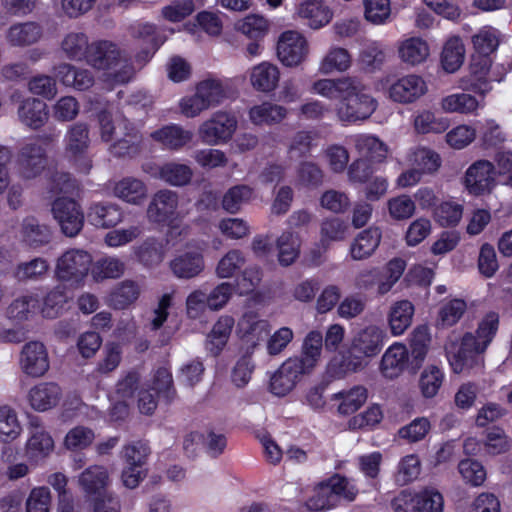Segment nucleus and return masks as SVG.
<instances>
[{
    "instance_id": "obj_1",
    "label": "nucleus",
    "mask_w": 512,
    "mask_h": 512,
    "mask_svg": "<svg viewBox=\"0 0 512 512\" xmlns=\"http://www.w3.org/2000/svg\"><path fill=\"white\" fill-rule=\"evenodd\" d=\"M312 92L331 101H340L337 115L343 122L365 120L377 107L376 100L357 76L319 79L313 83Z\"/></svg>"
},
{
    "instance_id": "obj_2",
    "label": "nucleus",
    "mask_w": 512,
    "mask_h": 512,
    "mask_svg": "<svg viewBox=\"0 0 512 512\" xmlns=\"http://www.w3.org/2000/svg\"><path fill=\"white\" fill-rule=\"evenodd\" d=\"M499 324L498 314L488 313L476 330V335L467 332L461 339L460 346L454 342L445 345L448 362L456 374L478 373L484 367L483 353L492 342Z\"/></svg>"
},
{
    "instance_id": "obj_3",
    "label": "nucleus",
    "mask_w": 512,
    "mask_h": 512,
    "mask_svg": "<svg viewBox=\"0 0 512 512\" xmlns=\"http://www.w3.org/2000/svg\"><path fill=\"white\" fill-rule=\"evenodd\" d=\"M92 264V256L81 249H70L57 260L55 275L61 282L70 286H79L88 275Z\"/></svg>"
},
{
    "instance_id": "obj_4",
    "label": "nucleus",
    "mask_w": 512,
    "mask_h": 512,
    "mask_svg": "<svg viewBox=\"0 0 512 512\" xmlns=\"http://www.w3.org/2000/svg\"><path fill=\"white\" fill-rule=\"evenodd\" d=\"M175 395L172 373L165 367H159L149 389H142L138 394V407L142 414L152 415L157 408V399L171 402Z\"/></svg>"
},
{
    "instance_id": "obj_5",
    "label": "nucleus",
    "mask_w": 512,
    "mask_h": 512,
    "mask_svg": "<svg viewBox=\"0 0 512 512\" xmlns=\"http://www.w3.org/2000/svg\"><path fill=\"white\" fill-rule=\"evenodd\" d=\"M237 125L238 121L234 114L217 111L200 125L199 137L208 145L224 144L231 140Z\"/></svg>"
},
{
    "instance_id": "obj_6",
    "label": "nucleus",
    "mask_w": 512,
    "mask_h": 512,
    "mask_svg": "<svg viewBox=\"0 0 512 512\" xmlns=\"http://www.w3.org/2000/svg\"><path fill=\"white\" fill-rule=\"evenodd\" d=\"M66 154L74 163L76 170L88 174L92 168V161L87 156L89 147V129L85 123L73 124L66 133Z\"/></svg>"
},
{
    "instance_id": "obj_7",
    "label": "nucleus",
    "mask_w": 512,
    "mask_h": 512,
    "mask_svg": "<svg viewBox=\"0 0 512 512\" xmlns=\"http://www.w3.org/2000/svg\"><path fill=\"white\" fill-rule=\"evenodd\" d=\"M52 213L61 231L67 237L77 236L84 226L81 205L70 197H58L52 203Z\"/></svg>"
},
{
    "instance_id": "obj_8",
    "label": "nucleus",
    "mask_w": 512,
    "mask_h": 512,
    "mask_svg": "<svg viewBox=\"0 0 512 512\" xmlns=\"http://www.w3.org/2000/svg\"><path fill=\"white\" fill-rule=\"evenodd\" d=\"M230 95L227 81L209 77L197 84L194 93V115L223 103Z\"/></svg>"
},
{
    "instance_id": "obj_9",
    "label": "nucleus",
    "mask_w": 512,
    "mask_h": 512,
    "mask_svg": "<svg viewBox=\"0 0 512 512\" xmlns=\"http://www.w3.org/2000/svg\"><path fill=\"white\" fill-rule=\"evenodd\" d=\"M298 359H286L270 378V390L276 396L290 393L301 380L302 376L310 374Z\"/></svg>"
},
{
    "instance_id": "obj_10",
    "label": "nucleus",
    "mask_w": 512,
    "mask_h": 512,
    "mask_svg": "<svg viewBox=\"0 0 512 512\" xmlns=\"http://www.w3.org/2000/svg\"><path fill=\"white\" fill-rule=\"evenodd\" d=\"M308 54V43L297 31L283 32L277 43V56L281 63L288 67L301 64Z\"/></svg>"
},
{
    "instance_id": "obj_11",
    "label": "nucleus",
    "mask_w": 512,
    "mask_h": 512,
    "mask_svg": "<svg viewBox=\"0 0 512 512\" xmlns=\"http://www.w3.org/2000/svg\"><path fill=\"white\" fill-rule=\"evenodd\" d=\"M495 183V166L488 160H478L466 170L464 185L472 195H483L491 191Z\"/></svg>"
},
{
    "instance_id": "obj_12",
    "label": "nucleus",
    "mask_w": 512,
    "mask_h": 512,
    "mask_svg": "<svg viewBox=\"0 0 512 512\" xmlns=\"http://www.w3.org/2000/svg\"><path fill=\"white\" fill-rule=\"evenodd\" d=\"M425 80L416 74H408L398 78L388 88L389 98L397 103L410 104L427 93Z\"/></svg>"
},
{
    "instance_id": "obj_13",
    "label": "nucleus",
    "mask_w": 512,
    "mask_h": 512,
    "mask_svg": "<svg viewBox=\"0 0 512 512\" xmlns=\"http://www.w3.org/2000/svg\"><path fill=\"white\" fill-rule=\"evenodd\" d=\"M178 195L170 190H160L152 198L148 208L149 221L161 225L172 226L176 220Z\"/></svg>"
},
{
    "instance_id": "obj_14",
    "label": "nucleus",
    "mask_w": 512,
    "mask_h": 512,
    "mask_svg": "<svg viewBox=\"0 0 512 512\" xmlns=\"http://www.w3.org/2000/svg\"><path fill=\"white\" fill-rule=\"evenodd\" d=\"M17 165L24 178H35L45 168L46 150L41 144L36 142L25 144L18 153Z\"/></svg>"
},
{
    "instance_id": "obj_15",
    "label": "nucleus",
    "mask_w": 512,
    "mask_h": 512,
    "mask_svg": "<svg viewBox=\"0 0 512 512\" xmlns=\"http://www.w3.org/2000/svg\"><path fill=\"white\" fill-rule=\"evenodd\" d=\"M20 365L23 372L32 377H40L49 369V359L46 347L38 341H31L24 345Z\"/></svg>"
},
{
    "instance_id": "obj_16",
    "label": "nucleus",
    "mask_w": 512,
    "mask_h": 512,
    "mask_svg": "<svg viewBox=\"0 0 512 512\" xmlns=\"http://www.w3.org/2000/svg\"><path fill=\"white\" fill-rule=\"evenodd\" d=\"M86 53V62L98 70H108L116 67L121 57L118 46L108 40L92 42Z\"/></svg>"
},
{
    "instance_id": "obj_17",
    "label": "nucleus",
    "mask_w": 512,
    "mask_h": 512,
    "mask_svg": "<svg viewBox=\"0 0 512 512\" xmlns=\"http://www.w3.org/2000/svg\"><path fill=\"white\" fill-rule=\"evenodd\" d=\"M386 340L385 330L376 325H369L355 335L352 350L363 357H374L380 353Z\"/></svg>"
},
{
    "instance_id": "obj_18",
    "label": "nucleus",
    "mask_w": 512,
    "mask_h": 512,
    "mask_svg": "<svg viewBox=\"0 0 512 512\" xmlns=\"http://www.w3.org/2000/svg\"><path fill=\"white\" fill-rule=\"evenodd\" d=\"M238 332L242 341L254 349L266 339L270 325L267 320L260 319L257 313L249 311L239 320Z\"/></svg>"
},
{
    "instance_id": "obj_19",
    "label": "nucleus",
    "mask_w": 512,
    "mask_h": 512,
    "mask_svg": "<svg viewBox=\"0 0 512 512\" xmlns=\"http://www.w3.org/2000/svg\"><path fill=\"white\" fill-rule=\"evenodd\" d=\"M123 129V136L110 146V153L117 158H133L141 151L142 134L128 120L123 121Z\"/></svg>"
},
{
    "instance_id": "obj_20",
    "label": "nucleus",
    "mask_w": 512,
    "mask_h": 512,
    "mask_svg": "<svg viewBox=\"0 0 512 512\" xmlns=\"http://www.w3.org/2000/svg\"><path fill=\"white\" fill-rule=\"evenodd\" d=\"M298 17L311 29L326 26L333 18V12L323 0H305L297 8Z\"/></svg>"
},
{
    "instance_id": "obj_21",
    "label": "nucleus",
    "mask_w": 512,
    "mask_h": 512,
    "mask_svg": "<svg viewBox=\"0 0 512 512\" xmlns=\"http://www.w3.org/2000/svg\"><path fill=\"white\" fill-rule=\"evenodd\" d=\"M87 218L89 223L97 228H111L122 221L123 212L114 203L97 202L89 207Z\"/></svg>"
},
{
    "instance_id": "obj_22",
    "label": "nucleus",
    "mask_w": 512,
    "mask_h": 512,
    "mask_svg": "<svg viewBox=\"0 0 512 512\" xmlns=\"http://www.w3.org/2000/svg\"><path fill=\"white\" fill-rule=\"evenodd\" d=\"M153 141L168 150H179L192 138V132L178 124H167L150 134Z\"/></svg>"
},
{
    "instance_id": "obj_23",
    "label": "nucleus",
    "mask_w": 512,
    "mask_h": 512,
    "mask_svg": "<svg viewBox=\"0 0 512 512\" xmlns=\"http://www.w3.org/2000/svg\"><path fill=\"white\" fill-rule=\"evenodd\" d=\"M61 396L62 390L58 384L43 382L30 389L28 398L33 409L46 411L55 407Z\"/></svg>"
},
{
    "instance_id": "obj_24",
    "label": "nucleus",
    "mask_w": 512,
    "mask_h": 512,
    "mask_svg": "<svg viewBox=\"0 0 512 512\" xmlns=\"http://www.w3.org/2000/svg\"><path fill=\"white\" fill-rule=\"evenodd\" d=\"M20 237L26 246L36 249L50 243L52 231L49 226L40 224L37 218L31 216L24 218Z\"/></svg>"
},
{
    "instance_id": "obj_25",
    "label": "nucleus",
    "mask_w": 512,
    "mask_h": 512,
    "mask_svg": "<svg viewBox=\"0 0 512 512\" xmlns=\"http://www.w3.org/2000/svg\"><path fill=\"white\" fill-rule=\"evenodd\" d=\"M357 152L370 162L380 163L388 155V146L378 137L370 134H358L352 137Z\"/></svg>"
},
{
    "instance_id": "obj_26",
    "label": "nucleus",
    "mask_w": 512,
    "mask_h": 512,
    "mask_svg": "<svg viewBox=\"0 0 512 512\" xmlns=\"http://www.w3.org/2000/svg\"><path fill=\"white\" fill-rule=\"evenodd\" d=\"M279 79V68L267 61L255 65L250 71V83L255 90L260 92L268 93L275 90Z\"/></svg>"
},
{
    "instance_id": "obj_27",
    "label": "nucleus",
    "mask_w": 512,
    "mask_h": 512,
    "mask_svg": "<svg viewBox=\"0 0 512 512\" xmlns=\"http://www.w3.org/2000/svg\"><path fill=\"white\" fill-rule=\"evenodd\" d=\"M397 52L403 63L417 66L427 60L430 55V48L421 37H410L399 42Z\"/></svg>"
},
{
    "instance_id": "obj_28",
    "label": "nucleus",
    "mask_w": 512,
    "mask_h": 512,
    "mask_svg": "<svg viewBox=\"0 0 512 512\" xmlns=\"http://www.w3.org/2000/svg\"><path fill=\"white\" fill-rule=\"evenodd\" d=\"M18 116L25 125L33 129H38L42 127L48 119L47 105L43 100L27 98L19 105Z\"/></svg>"
},
{
    "instance_id": "obj_29",
    "label": "nucleus",
    "mask_w": 512,
    "mask_h": 512,
    "mask_svg": "<svg viewBox=\"0 0 512 512\" xmlns=\"http://www.w3.org/2000/svg\"><path fill=\"white\" fill-rule=\"evenodd\" d=\"M408 361V350L401 343L391 345L382 356L381 372L389 379L397 377L405 368Z\"/></svg>"
},
{
    "instance_id": "obj_30",
    "label": "nucleus",
    "mask_w": 512,
    "mask_h": 512,
    "mask_svg": "<svg viewBox=\"0 0 512 512\" xmlns=\"http://www.w3.org/2000/svg\"><path fill=\"white\" fill-rule=\"evenodd\" d=\"M234 324L235 321L232 316L222 315L213 325L212 330L207 335L206 346L214 356H218L226 346Z\"/></svg>"
},
{
    "instance_id": "obj_31",
    "label": "nucleus",
    "mask_w": 512,
    "mask_h": 512,
    "mask_svg": "<svg viewBox=\"0 0 512 512\" xmlns=\"http://www.w3.org/2000/svg\"><path fill=\"white\" fill-rule=\"evenodd\" d=\"M414 305L408 300L397 301L391 306L388 322L391 333L400 336L410 327L414 315Z\"/></svg>"
},
{
    "instance_id": "obj_32",
    "label": "nucleus",
    "mask_w": 512,
    "mask_h": 512,
    "mask_svg": "<svg viewBox=\"0 0 512 512\" xmlns=\"http://www.w3.org/2000/svg\"><path fill=\"white\" fill-rule=\"evenodd\" d=\"M352 64L348 50L342 47H331L319 63L318 71L322 75L345 72Z\"/></svg>"
},
{
    "instance_id": "obj_33",
    "label": "nucleus",
    "mask_w": 512,
    "mask_h": 512,
    "mask_svg": "<svg viewBox=\"0 0 512 512\" xmlns=\"http://www.w3.org/2000/svg\"><path fill=\"white\" fill-rule=\"evenodd\" d=\"M249 119L255 125L280 123L287 116V109L271 102H263L249 110Z\"/></svg>"
},
{
    "instance_id": "obj_34",
    "label": "nucleus",
    "mask_w": 512,
    "mask_h": 512,
    "mask_svg": "<svg viewBox=\"0 0 512 512\" xmlns=\"http://www.w3.org/2000/svg\"><path fill=\"white\" fill-rule=\"evenodd\" d=\"M381 240V231L376 227H370L355 238L351 245V256L355 260H362L372 255Z\"/></svg>"
},
{
    "instance_id": "obj_35",
    "label": "nucleus",
    "mask_w": 512,
    "mask_h": 512,
    "mask_svg": "<svg viewBox=\"0 0 512 512\" xmlns=\"http://www.w3.org/2000/svg\"><path fill=\"white\" fill-rule=\"evenodd\" d=\"M368 392L364 386H354L333 395V400L339 401L338 412L343 415H350L360 409L367 401Z\"/></svg>"
},
{
    "instance_id": "obj_36",
    "label": "nucleus",
    "mask_w": 512,
    "mask_h": 512,
    "mask_svg": "<svg viewBox=\"0 0 512 512\" xmlns=\"http://www.w3.org/2000/svg\"><path fill=\"white\" fill-rule=\"evenodd\" d=\"M114 194L127 203L140 205L147 196V188L141 180L126 177L116 183Z\"/></svg>"
},
{
    "instance_id": "obj_37",
    "label": "nucleus",
    "mask_w": 512,
    "mask_h": 512,
    "mask_svg": "<svg viewBox=\"0 0 512 512\" xmlns=\"http://www.w3.org/2000/svg\"><path fill=\"white\" fill-rule=\"evenodd\" d=\"M491 68V60L489 56L478 54L473 56L470 65L471 73V90L484 95L491 87L487 79V75Z\"/></svg>"
},
{
    "instance_id": "obj_38",
    "label": "nucleus",
    "mask_w": 512,
    "mask_h": 512,
    "mask_svg": "<svg viewBox=\"0 0 512 512\" xmlns=\"http://www.w3.org/2000/svg\"><path fill=\"white\" fill-rule=\"evenodd\" d=\"M323 348V336L319 331H311L307 334L303 341L302 352L300 356L294 358L310 372L315 368L319 361Z\"/></svg>"
},
{
    "instance_id": "obj_39",
    "label": "nucleus",
    "mask_w": 512,
    "mask_h": 512,
    "mask_svg": "<svg viewBox=\"0 0 512 512\" xmlns=\"http://www.w3.org/2000/svg\"><path fill=\"white\" fill-rule=\"evenodd\" d=\"M140 295V288L135 281L124 280L119 283L109 294L110 306L117 310L128 308Z\"/></svg>"
},
{
    "instance_id": "obj_40",
    "label": "nucleus",
    "mask_w": 512,
    "mask_h": 512,
    "mask_svg": "<svg viewBox=\"0 0 512 512\" xmlns=\"http://www.w3.org/2000/svg\"><path fill=\"white\" fill-rule=\"evenodd\" d=\"M465 48L459 37L449 38L441 53V64L448 73L457 71L464 62Z\"/></svg>"
},
{
    "instance_id": "obj_41",
    "label": "nucleus",
    "mask_w": 512,
    "mask_h": 512,
    "mask_svg": "<svg viewBox=\"0 0 512 512\" xmlns=\"http://www.w3.org/2000/svg\"><path fill=\"white\" fill-rule=\"evenodd\" d=\"M42 28L35 22L15 24L10 27L7 38L13 46H28L37 42Z\"/></svg>"
},
{
    "instance_id": "obj_42",
    "label": "nucleus",
    "mask_w": 512,
    "mask_h": 512,
    "mask_svg": "<svg viewBox=\"0 0 512 512\" xmlns=\"http://www.w3.org/2000/svg\"><path fill=\"white\" fill-rule=\"evenodd\" d=\"M233 291V285L228 282H223L216 286L208 296L199 291H194V306L206 303L209 309L214 311L220 310L227 304Z\"/></svg>"
},
{
    "instance_id": "obj_43",
    "label": "nucleus",
    "mask_w": 512,
    "mask_h": 512,
    "mask_svg": "<svg viewBox=\"0 0 512 512\" xmlns=\"http://www.w3.org/2000/svg\"><path fill=\"white\" fill-rule=\"evenodd\" d=\"M109 480L107 470L103 466H90L79 477V483L87 494H101Z\"/></svg>"
},
{
    "instance_id": "obj_44",
    "label": "nucleus",
    "mask_w": 512,
    "mask_h": 512,
    "mask_svg": "<svg viewBox=\"0 0 512 512\" xmlns=\"http://www.w3.org/2000/svg\"><path fill=\"white\" fill-rule=\"evenodd\" d=\"M54 448V441L49 433L34 425L27 442V454L30 458H44Z\"/></svg>"
},
{
    "instance_id": "obj_45",
    "label": "nucleus",
    "mask_w": 512,
    "mask_h": 512,
    "mask_svg": "<svg viewBox=\"0 0 512 512\" xmlns=\"http://www.w3.org/2000/svg\"><path fill=\"white\" fill-rule=\"evenodd\" d=\"M480 106L476 97L467 93H455L444 97L441 108L447 113H474Z\"/></svg>"
},
{
    "instance_id": "obj_46",
    "label": "nucleus",
    "mask_w": 512,
    "mask_h": 512,
    "mask_svg": "<svg viewBox=\"0 0 512 512\" xmlns=\"http://www.w3.org/2000/svg\"><path fill=\"white\" fill-rule=\"evenodd\" d=\"M278 261L282 266L295 262L300 252V240L292 232L285 231L277 239Z\"/></svg>"
},
{
    "instance_id": "obj_47",
    "label": "nucleus",
    "mask_w": 512,
    "mask_h": 512,
    "mask_svg": "<svg viewBox=\"0 0 512 512\" xmlns=\"http://www.w3.org/2000/svg\"><path fill=\"white\" fill-rule=\"evenodd\" d=\"M40 300L34 295H25L15 299L7 308L9 319L16 321L27 320L30 315L40 310Z\"/></svg>"
},
{
    "instance_id": "obj_48",
    "label": "nucleus",
    "mask_w": 512,
    "mask_h": 512,
    "mask_svg": "<svg viewBox=\"0 0 512 512\" xmlns=\"http://www.w3.org/2000/svg\"><path fill=\"white\" fill-rule=\"evenodd\" d=\"M140 263L146 267H153L162 262L164 258L163 245L155 238H147L135 250Z\"/></svg>"
},
{
    "instance_id": "obj_49",
    "label": "nucleus",
    "mask_w": 512,
    "mask_h": 512,
    "mask_svg": "<svg viewBox=\"0 0 512 512\" xmlns=\"http://www.w3.org/2000/svg\"><path fill=\"white\" fill-rule=\"evenodd\" d=\"M410 162L422 174H432L441 166L439 154L425 147L415 149L410 156Z\"/></svg>"
},
{
    "instance_id": "obj_50",
    "label": "nucleus",
    "mask_w": 512,
    "mask_h": 512,
    "mask_svg": "<svg viewBox=\"0 0 512 512\" xmlns=\"http://www.w3.org/2000/svg\"><path fill=\"white\" fill-rule=\"evenodd\" d=\"M192 177V170L185 164L166 163L159 168V178L170 185L182 186Z\"/></svg>"
},
{
    "instance_id": "obj_51",
    "label": "nucleus",
    "mask_w": 512,
    "mask_h": 512,
    "mask_svg": "<svg viewBox=\"0 0 512 512\" xmlns=\"http://www.w3.org/2000/svg\"><path fill=\"white\" fill-rule=\"evenodd\" d=\"M198 446L211 458L222 455L227 447V438L223 433L207 430L198 437Z\"/></svg>"
},
{
    "instance_id": "obj_52",
    "label": "nucleus",
    "mask_w": 512,
    "mask_h": 512,
    "mask_svg": "<svg viewBox=\"0 0 512 512\" xmlns=\"http://www.w3.org/2000/svg\"><path fill=\"white\" fill-rule=\"evenodd\" d=\"M444 381V373L437 366L426 367L420 376V389L424 397L433 398L437 395Z\"/></svg>"
},
{
    "instance_id": "obj_53",
    "label": "nucleus",
    "mask_w": 512,
    "mask_h": 512,
    "mask_svg": "<svg viewBox=\"0 0 512 512\" xmlns=\"http://www.w3.org/2000/svg\"><path fill=\"white\" fill-rule=\"evenodd\" d=\"M414 128L420 134L443 133L448 128V122L444 118H437L433 112L423 110L414 118Z\"/></svg>"
},
{
    "instance_id": "obj_54",
    "label": "nucleus",
    "mask_w": 512,
    "mask_h": 512,
    "mask_svg": "<svg viewBox=\"0 0 512 512\" xmlns=\"http://www.w3.org/2000/svg\"><path fill=\"white\" fill-rule=\"evenodd\" d=\"M482 443L484 451L490 455L505 453L511 446L508 436L500 427H492L488 429Z\"/></svg>"
},
{
    "instance_id": "obj_55",
    "label": "nucleus",
    "mask_w": 512,
    "mask_h": 512,
    "mask_svg": "<svg viewBox=\"0 0 512 512\" xmlns=\"http://www.w3.org/2000/svg\"><path fill=\"white\" fill-rule=\"evenodd\" d=\"M89 46L87 36L81 32L67 34L61 44L62 50L72 60L85 59Z\"/></svg>"
},
{
    "instance_id": "obj_56",
    "label": "nucleus",
    "mask_w": 512,
    "mask_h": 512,
    "mask_svg": "<svg viewBox=\"0 0 512 512\" xmlns=\"http://www.w3.org/2000/svg\"><path fill=\"white\" fill-rule=\"evenodd\" d=\"M481 145L485 149L501 146L507 139L500 125L494 120H486L479 127Z\"/></svg>"
},
{
    "instance_id": "obj_57",
    "label": "nucleus",
    "mask_w": 512,
    "mask_h": 512,
    "mask_svg": "<svg viewBox=\"0 0 512 512\" xmlns=\"http://www.w3.org/2000/svg\"><path fill=\"white\" fill-rule=\"evenodd\" d=\"M364 16L375 25L385 24L391 15L390 0H364Z\"/></svg>"
},
{
    "instance_id": "obj_58",
    "label": "nucleus",
    "mask_w": 512,
    "mask_h": 512,
    "mask_svg": "<svg viewBox=\"0 0 512 512\" xmlns=\"http://www.w3.org/2000/svg\"><path fill=\"white\" fill-rule=\"evenodd\" d=\"M466 309V302L462 299H452L444 303L439 310L438 324L442 327L455 325L461 319Z\"/></svg>"
},
{
    "instance_id": "obj_59",
    "label": "nucleus",
    "mask_w": 512,
    "mask_h": 512,
    "mask_svg": "<svg viewBox=\"0 0 512 512\" xmlns=\"http://www.w3.org/2000/svg\"><path fill=\"white\" fill-rule=\"evenodd\" d=\"M327 483L332 491V494L336 496L337 503L340 501V499L351 502L356 498L358 494V488L356 485L348 478L339 474H335L330 477L327 480Z\"/></svg>"
},
{
    "instance_id": "obj_60",
    "label": "nucleus",
    "mask_w": 512,
    "mask_h": 512,
    "mask_svg": "<svg viewBox=\"0 0 512 512\" xmlns=\"http://www.w3.org/2000/svg\"><path fill=\"white\" fill-rule=\"evenodd\" d=\"M386 60L384 46L379 42H371L360 53V61L370 71L380 69Z\"/></svg>"
},
{
    "instance_id": "obj_61",
    "label": "nucleus",
    "mask_w": 512,
    "mask_h": 512,
    "mask_svg": "<svg viewBox=\"0 0 512 512\" xmlns=\"http://www.w3.org/2000/svg\"><path fill=\"white\" fill-rule=\"evenodd\" d=\"M252 193V189L247 185H237L230 188L223 197V208L230 213L237 212L241 205L251 198Z\"/></svg>"
},
{
    "instance_id": "obj_62",
    "label": "nucleus",
    "mask_w": 512,
    "mask_h": 512,
    "mask_svg": "<svg viewBox=\"0 0 512 512\" xmlns=\"http://www.w3.org/2000/svg\"><path fill=\"white\" fill-rule=\"evenodd\" d=\"M336 496L327 483H321L314 491L313 496L308 500L307 506L314 511L329 510L337 506Z\"/></svg>"
},
{
    "instance_id": "obj_63",
    "label": "nucleus",
    "mask_w": 512,
    "mask_h": 512,
    "mask_svg": "<svg viewBox=\"0 0 512 512\" xmlns=\"http://www.w3.org/2000/svg\"><path fill=\"white\" fill-rule=\"evenodd\" d=\"M416 505L419 512H443L444 499L434 488H425L417 493Z\"/></svg>"
},
{
    "instance_id": "obj_64",
    "label": "nucleus",
    "mask_w": 512,
    "mask_h": 512,
    "mask_svg": "<svg viewBox=\"0 0 512 512\" xmlns=\"http://www.w3.org/2000/svg\"><path fill=\"white\" fill-rule=\"evenodd\" d=\"M50 489L45 486L35 487L26 500V512H49L51 507Z\"/></svg>"
}]
</instances>
